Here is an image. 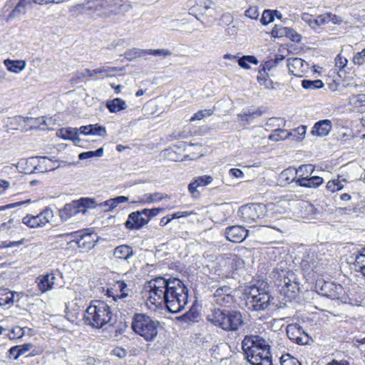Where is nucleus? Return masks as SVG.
Instances as JSON below:
<instances>
[{"label": "nucleus", "instance_id": "1", "mask_svg": "<svg viewBox=\"0 0 365 365\" xmlns=\"http://www.w3.org/2000/svg\"><path fill=\"white\" fill-rule=\"evenodd\" d=\"M148 302L156 307L165 305L171 313L181 312L188 301V289L178 278L156 277L148 282Z\"/></svg>", "mask_w": 365, "mask_h": 365}, {"label": "nucleus", "instance_id": "2", "mask_svg": "<svg viewBox=\"0 0 365 365\" xmlns=\"http://www.w3.org/2000/svg\"><path fill=\"white\" fill-rule=\"evenodd\" d=\"M206 318L212 325L226 331H237L245 324L242 314L235 309L214 308Z\"/></svg>", "mask_w": 365, "mask_h": 365}, {"label": "nucleus", "instance_id": "3", "mask_svg": "<svg viewBox=\"0 0 365 365\" xmlns=\"http://www.w3.org/2000/svg\"><path fill=\"white\" fill-rule=\"evenodd\" d=\"M112 317L110 307L103 301L96 300L87 307L83 320L87 325L98 329L109 323Z\"/></svg>", "mask_w": 365, "mask_h": 365}, {"label": "nucleus", "instance_id": "4", "mask_svg": "<svg viewBox=\"0 0 365 365\" xmlns=\"http://www.w3.org/2000/svg\"><path fill=\"white\" fill-rule=\"evenodd\" d=\"M131 327L135 334L146 341H153L158 335L160 322L146 314H135L133 317Z\"/></svg>", "mask_w": 365, "mask_h": 365}, {"label": "nucleus", "instance_id": "5", "mask_svg": "<svg viewBox=\"0 0 365 365\" xmlns=\"http://www.w3.org/2000/svg\"><path fill=\"white\" fill-rule=\"evenodd\" d=\"M272 299L273 298L267 292L253 286L250 287V290L247 294L246 306L251 311H263L268 308Z\"/></svg>", "mask_w": 365, "mask_h": 365}, {"label": "nucleus", "instance_id": "6", "mask_svg": "<svg viewBox=\"0 0 365 365\" xmlns=\"http://www.w3.org/2000/svg\"><path fill=\"white\" fill-rule=\"evenodd\" d=\"M238 215L245 222L252 224L264 217L265 206L257 203L245 205L239 209Z\"/></svg>", "mask_w": 365, "mask_h": 365}, {"label": "nucleus", "instance_id": "7", "mask_svg": "<svg viewBox=\"0 0 365 365\" xmlns=\"http://www.w3.org/2000/svg\"><path fill=\"white\" fill-rule=\"evenodd\" d=\"M235 302L233 289L229 286L217 288L212 297V303L220 307H230Z\"/></svg>", "mask_w": 365, "mask_h": 365}, {"label": "nucleus", "instance_id": "8", "mask_svg": "<svg viewBox=\"0 0 365 365\" xmlns=\"http://www.w3.org/2000/svg\"><path fill=\"white\" fill-rule=\"evenodd\" d=\"M53 217V213L51 208L46 207L36 215H27L22 222L31 228H37L45 226Z\"/></svg>", "mask_w": 365, "mask_h": 365}, {"label": "nucleus", "instance_id": "9", "mask_svg": "<svg viewBox=\"0 0 365 365\" xmlns=\"http://www.w3.org/2000/svg\"><path fill=\"white\" fill-rule=\"evenodd\" d=\"M242 347L245 353L252 349L253 351H270L268 341L258 335L246 336L242 341Z\"/></svg>", "mask_w": 365, "mask_h": 365}, {"label": "nucleus", "instance_id": "10", "mask_svg": "<svg viewBox=\"0 0 365 365\" xmlns=\"http://www.w3.org/2000/svg\"><path fill=\"white\" fill-rule=\"evenodd\" d=\"M247 361L252 365H272V359L270 351H247L245 353Z\"/></svg>", "mask_w": 365, "mask_h": 365}, {"label": "nucleus", "instance_id": "11", "mask_svg": "<svg viewBox=\"0 0 365 365\" xmlns=\"http://www.w3.org/2000/svg\"><path fill=\"white\" fill-rule=\"evenodd\" d=\"M121 69L117 67H110L103 66L93 70L88 68L85 69L83 71L78 73V78L93 77L95 75L99 74L102 78H110L115 76V73L120 71Z\"/></svg>", "mask_w": 365, "mask_h": 365}, {"label": "nucleus", "instance_id": "12", "mask_svg": "<svg viewBox=\"0 0 365 365\" xmlns=\"http://www.w3.org/2000/svg\"><path fill=\"white\" fill-rule=\"evenodd\" d=\"M344 289L341 284L331 282H323L320 286L319 293L322 296L331 299H339Z\"/></svg>", "mask_w": 365, "mask_h": 365}, {"label": "nucleus", "instance_id": "13", "mask_svg": "<svg viewBox=\"0 0 365 365\" xmlns=\"http://www.w3.org/2000/svg\"><path fill=\"white\" fill-rule=\"evenodd\" d=\"M29 163L33 165L34 173H46L55 169L53 162L46 156H36L29 158Z\"/></svg>", "mask_w": 365, "mask_h": 365}, {"label": "nucleus", "instance_id": "14", "mask_svg": "<svg viewBox=\"0 0 365 365\" xmlns=\"http://www.w3.org/2000/svg\"><path fill=\"white\" fill-rule=\"evenodd\" d=\"M248 235V230L242 226H230L225 230V237L227 240L239 243L246 239Z\"/></svg>", "mask_w": 365, "mask_h": 365}, {"label": "nucleus", "instance_id": "15", "mask_svg": "<svg viewBox=\"0 0 365 365\" xmlns=\"http://www.w3.org/2000/svg\"><path fill=\"white\" fill-rule=\"evenodd\" d=\"M148 223V218L141 213V210L131 212L125 222V226L128 230H140Z\"/></svg>", "mask_w": 365, "mask_h": 365}, {"label": "nucleus", "instance_id": "16", "mask_svg": "<svg viewBox=\"0 0 365 365\" xmlns=\"http://www.w3.org/2000/svg\"><path fill=\"white\" fill-rule=\"evenodd\" d=\"M289 72L293 76L302 77L309 69V65L300 58H290L287 60Z\"/></svg>", "mask_w": 365, "mask_h": 365}, {"label": "nucleus", "instance_id": "17", "mask_svg": "<svg viewBox=\"0 0 365 365\" xmlns=\"http://www.w3.org/2000/svg\"><path fill=\"white\" fill-rule=\"evenodd\" d=\"M287 336L298 344H304L307 342V334L297 324H291L287 327Z\"/></svg>", "mask_w": 365, "mask_h": 365}, {"label": "nucleus", "instance_id": "18", "mask_svg": "<svg viewBox=\"0 0 365 365\" xmlns=\"http://www.w3.org/2000/svg\"><path fill=\"white\" fill-rule=\"evenodd\" d=\"M213 178L211 175H202L195 178L188 185V190L194 198L200 195L198 187L206 186L212 182Z\"/></svg>", "mask_w": 365, "mask_h": 365}, {"label": "nucleus", "instance_id": "19", "mask_svg": "<svg viewBox=\"0 0 365 365\" xmlns=\"http://www.w3.org/2000/svg\"><path fill=\"white\" fill-rule=\"evenodd\" d=\"M56 276L53 272L46 273L36 279L38 289L42 292H48L54 287Z\"/></svg>", "mask_w": 365, "mask_h": 365}, {"label": "nucleus", "instance_id": "20", "mask_svg": "<svg viewBox=\"0 0 365 365\" xmlns=\"http://www.w3.org/2000/svg\"><path fill=\"white\" fill-rule=\"evenodd\" d=\"M332 128V123L331 120L328 119L322 120L317 122L312 131L311 133L313 135H317L319 137H325L329 135Z\"/></svg>", "mask_w": 365, "mask_h": 365}, {"label": "nucleus", "instance_id": "21", "mask_svg": "<svg viewBox=\"0 0 365 365\" xmlns=\"http://www.w3.org/2000/svg\"><path fill=\"white\" fill-rule=\"evenodd\" d=\"M77 200L73 201L71 203H67L64 205L63 208L59 210V215L62 220L66 221L71 217L81 213V209Z\"/></svg>", "mask_w": 365, "mask_h": 365}, {"label": "nucleus", "instance_id": "22", "mask_svg": "<svg viewBox=\"0 0 365 365\" xmlns=\"http://www.w3.org/2000/svg\"><path fill=\"white\" fill-rule=\"evenodd\" d=\"M295 277L290 278L286 282L283 281L282 286L279 287L281 293L288 298H294L299 290L298 284L294 281Z\"/></svg>", "mask_w": 365, "mask_h": 365}, {"label": "nucleus", "instance_id": "23", "mask_svg": "<svg viewBox=\"0 0 365 365\" xmlns=\"http://www.w3.org/2000/svg\"><path fill=\"white\" fill-rule=\"evenodd\" d=\"M274 283L279 288L282 286L283 281L284 282L290 278H294V274L288 270L279 269L277 268L272 273Z\"/></svg>", "mask_w": 365, "mask_h": 365}, {"label": "nucleus", "instance_id": "24", "mask_svg": "<svg viewBox=\"0 0 365 365\" xmlns=\"http://www.w3.org/2000/svg\"><path fill=\"white\" fill-rule=\"evenodd\" d=\"M133 255V248L126 245L118 246L113 250V256L119 259L128 260Z\"/></svg>", "mask_w": 365, "mask_h": 365}, {"label": "nucleus", "instance_id": "25", "mask_svg": "<svg viewBox=\"0 0 365 365\" xmlns=\"http://www.w3.org/2000/svg\"><path fill=\"white\" fill-rule=\"evenodd\" d=\"M323 179L319 176H313L312 178H301L296 180V183L302 187H317L323 183Z\"/></svg>", "mask_w": 365, "mask_h": 365}, {"label": "nucleus", "instance_id": "26", "mask_svg": "<svg viewBox=\"0 0 365 365\" xmlns=\"http://www.w3.org/2000/svg\"><path fill=\"white\" fill-rule=\"evenodd\" d=\"M7 70L10 72L19 73L26 68V63L23 60L6 59L4 62Z\"/></svg>", "mask_w": 365, "mask_h": 365}, {"label": "nucleus", "instance_id": "27", "mask_svg": "<svg viewBox=\"0 0 365 365\" xmlns=\"http://www.w3.org/2000/svg\"><path fill=\"white\" fill-rule=\"evenodd\" d=\"M115 295H112L113 299L116 301L117 299H123L128 295L129 289L124 281H118L113 285Z\"/></svg>", "mask_w": 365, "mask_h": 365}, {"label": "nucleus", "instance_id": "28", "mask_svg": "<svg viewBox=\"0 0 365 365\" xmlns=\"http://www.w3.org/2000/svg\"><path fill=\"white\" fill-rule=\"evenodd\" d=\"M59 136L64 139L71 140L75 143H78L81 140L78 135V130L76 128H61L59 130Z\"/></svg>", "mask_w": 365, "mask_h": 365}, {"label": "nucleus", "instance_id": "29", "mask_svg": "<svg viewBox=\"0 0 365 365\" xmlns=\"http://www.w3.org/2000/svg\"><path fill=\"white\" fill-rule=\"evenodd\" d=\"M31 4V0H20L15 8L9 16V19L19 18L21 15L24 14L26 6Z\"/></svg>", "mask_w": 365, "mask_h": 365}, {"label": "nucleus", "instance_id": "30", "mask_svg": "<svg viewBox=\"0 0 365 365\" xmlns=\"http://www.w3.org/2000/svg\"><path fill=\"white\" fill-rule=\"evenodd\" d=\"M106 107L111 113H117L120 110H125L127 108L126 103L121 98H116L112 101H109L106 103Z\"/></svg>", "mask_w": 365, "mask_h": 365}, {"label": "nucleus", "instance_id": "31", "mask_svg": "<svg viewBox=\"0 0 365 365\" xmlns=\"http://www.w3.org/2000/svg\"><path fill=\"white\" fill-rule=\"evenodd\" d=\"M91 233L78 234L76 236L77 244L79 247L91 248L93 247V240Z\"/></svg>", "mask_w": 365, "mask_h": 365}, {"label": "nucleus", "instance_id": "32", "mask_svg": "<svg viewBox=\"0 0 365 365\" xmlns=\"http://www.w3.org/2000/svg\"><path fill=\"white\" fill-rule=\"evenodd\" d=\"M14 292L7 289H0V305L11 306L14 304Z\"/></svg>", "mask_w": 365, "mask_h": 365}, {"label": "nucleus", "instance_id": "33", "mask_svg": "<svg viewBox=\"0 0 365 365\" xmlns=\"http://www.w3.org/2000/svg\"><path fill=\"white\" fill-rule=\"evenodd\" d=\"M292 133H289L284 129H275L269 136V139L272 141H279L291 138Z\"/></svg>", "mask_w": 365, "mask_h": 365}, {"label": "nucleus", "instance_id": "34", "mask_svg": "<svg viewBox=\"0 0 365 365\" xmlns=\"http://www.w3.org/2000/svg\"><path fill=\"white\" fill-rule=\"evenodd\" d=\"M78 203L80 205V209L81 213L86 214L87 212V208H95L97 207V203L95 201L94 198H81L79 200H77Z\"/></svg>", "mask_w": 365, "mask_h": 365}, {"label": "nucleus", "instance_id": "35", "mask_svg": "<svg viewBox=\"0 0 365 365\" xmlns=\"http://www.w3.org/2000/svg\"><path fill=\"white\" fill-rule=\"evenodd\" d=\"M237 62L240 67L245 69H250V66L249 63L257 65L258 63V60L254 56H243L242 58L238 59Z\"/></svg>", "mask_w": 365, "mask_h": 365}, {"label": "nucleus", "instance_id": "36", "mask_svg": "<svg viewBox=\"0 0 365 365\" xmlns=\"http://www.w3.org/2000/svg\"><path fill=\"white\" fill-rule=\"evenodd\" d=\"M302 86L304 89L315 90L324 86V83L321 80H303Z\"/></svg>", "mask_w": 365, "mask_h": 365}, {"label": "nucleus", "instance_id": "37", "mask_svg": "<svg viewBox=\"0 0 365 365\" xmlns=\"http://www.w3.org/2000/svg\"><path fill=\"white\" fill-rule=\"evenodd\" d=\"M349 103L351 106L355 108L365 106V94L361 93L357 95H352L349 98Z\"/></svg>", "mask_w": 365, "mask_h": 365}, {"label": "nucleus", "instance_id": "38", "mask_svg": "<svg viewBox=\"0 0 365 365\" xmlns=\"http://www.w3.org/2000/svg\"><path fill=\"white\" fill-rule=\"evenodd\" d=\"M144 55H145V49H140L136 48L129 49L124 53L125 58L130 61L134 60L136 58L141 57Z\"/></svg>", "mask_w": 365, "mask_h": 365}, {"label": "nucleus", "instance_id": "39", "mask_svg": "<svg viewBox=\"0 0 365 365\" xmlns=\"http://www.w3.org/2000/svg\"><path fill=\"white\" fill-rule=\"evenodd\" d=\"M354 266L357 272L365 277V254H358L355 257Z\"/></svg>", "mask_w": 365, "mask_h": 365}, {"label": "nucleus", "instance_id": "40", "mask_svg": "<svg viewBox=\"0 0 365 365\" xmlns=\"http://www.w3.org/2000/svg\"><path fill=\"white\" fill-rule=\"evenodd\" d=\"M213 5V2L210 0H195V6L190 10H192L195 7L202 12L205 13L207 10L211 9Z\"/></svg>", "mask_w": 365, "mask_h": 365}, {"label": "nucleus", "instance_id": "41", "mask_svg": "<svg viewBox=\"0 0 365 365\" xmlns=\"http://www.w3.org/2000/svg\"><path fill=\"white\" fill-rule=\"evenodd\" d=\"M166 197H167V195L160 196V193H158V192H155L153 194H145L143 196V198L141 200L138 201V202L140 204L150 203V202H153L160 201L163 199L166 198Z\"/></svg>", "mask_w": 365, "mask_h": 365}, {"label": "nucleus", "instance_id": "42", "mask_svg": "<svg viewBox=\"0 0 365 365\" xmlns=\"http://www.w3.org/2000/svg\"><path fill=\"white\" fill-rule=\"evenodd\" d=\"M103 153V148H100L95 151L83 152L78 155V158L79 160H86L93 157H101Z\"/></svg>", "mask_w": 365, "mask_h": 365}, {"label": "nucleus", "instance_id": "43", "mask_svg": "<svg viewBox=\"0 0 365 365\" xmlns=\"http://www.w3.org/2000/svg\"><path fill=\"white\" fill-rule=\"evenodd\" d=\"M257 81L261 86H264L266 88L272 89L273 88V82L267 74L262 72V71H259V75L257 76Z\"/></svg>", "mask_w": 365, "mask_h": 365}, {"label": "nucleus", "instance_id": "44", "mask_svg": "<svg viewBox=\"0 0 365 365\" xmlns=\"http://www.w3.org/2000/svg\"><path fill=\"white\" fill-rule=\"evenodd\" d=\"M289 29L281 25H275L272 30V35L275 38L287 37Z\"/></svg>", "mask_w": 365, "mask_h": 365}, {"label": "nucleus", "instance_id": "45", "mask_svg": "<svg viewBox=\"0 0 365 365\" xmlns=\"http://www.w3.org/2000/svg\"><path fill=\"white\" fill-rule=\"evenodd\" d=\"M307 127L305 125H300L297 128L291 131L292 133L291 138L297 141L302 140L305 135Z\"/></svg>", "mask_w": 365, "mask_h": 365}, {"label": "nucleus", "instance_id": "46", "mask_svg": "<svg viewBox=\"0 0 365 365\" xmlns=\"http://www.w3.org/2000/svg\"><path fill=\"white\" fill-rule=\"evenodd\" d=\"M91 127L92 128H91L90 135L104 137L107 134L104 126L98 124H91Z\"/></svg>", "mask_w": 365, "mask_h": 365}, {"label": "nucleus", "instance_id": "47", "mask_svg": "<svg viewBox=\"0 0 365 365\" xmlns=\"http://www.w3.org/2000/svg\"><path fill=\"white\" fill-rule=\"evenodd\" d=\"M145 55H152L155 56H168L171 55V52L168 49H145Z\"/></svg>", "mask_w": 365, "mask_h": 365}, {"label": "nucleus", "instance_id": "48", "mask_svg": "<svg viewBox=\"0 0 365 365\" xmlns=\"http://www.w3.org/2000/svg\"><path fill=\"white\" fill-rule=\"evenodd\" d=\"M261 115L262 112L260 110H256L254 112L244 111L241 113H239L237 115L241 118L242 120H245L249 123L250 118H254L255 117L259 116Z\"/></svg>", "mask_w": 365, "mask_h": 365}, {"label": "nucleus", "instance_id": "49", "mask_svg": "<svg viewBox=\"0 0 365 365\" xmlns=\"http://www.w3.org/2000/svg\"><path fill=\"white\" fill-rule=\"evenodd\" d=\"M25 334V329L19 326L12 328L9 334V337L11 339H20Z\"/></svg>", "mask_w": 365, "mask_h": 365}, {"label": "nucleus", "instance_id": "50", "mask_svg": "<svg viewBox=\"0 0 365 365\" xmlns=\"http://www.w3.org/2000/svg\"><path fill=\"white\" fill-rule=\"evenodd\" d=\"M281 365H302L297 359L289 354L284 355L280 359Z\"/></svg>", "mask_w": 365, "mask_h": 365}, {"label": "nucleus", "instance_id": "51", "mask_svg": "<svg viewBox=\"0 0 365 365\" xmlns=\"http://www.w3.org/2000/svg\"><path fill=\"white\" fill-rule=\"evenodd\" d=\"M163 210V208L143 209L141 210V213H144V216L148 218V222H149L152 217L158 215Z\"/></svg>", "mask_w": 365, "mask_h": 365}, {"label": "nucleus", "instance_id": "52", "mask_svg": "<svg viewBox=\"0 0 365 365\" xmlns=\"http://www.w3.org/2000/svg\"><path fill=\"white\" fill-rule=\"evenodd\" d=\"M18 119H23L24 121H25V122L26 121L30 122L31 123V128H33V127L36 128L37 127V125H36V123L42 124V123H45V121L43 119V118H29V117L23 118V117H21V116H18V117L14 118L13 120L17 121Z\"/></svg>", "mask_w": 365, "mask_h": 365}, {"label": "nucleus", "instance_id": "53", "mask_svg": "<svg viewBox=\"0 0 365 365\" xmlns=\"http://www.w3.org/2000/svg\"><path fill=\"white\" fill-rule=\"evenodd\" d=\"M274 21V12L271 10H264L262 13L261 22L263 25H267Z\"/></svg>", "mask_w": 365, "mask_h": 365}, {"label": "nucleus", "instance_id": "54", "mask_svg": "<svg viewBox=\"0 0 365 365\" xmlns=\"http://www.w3.org/2000/svg\"><path fill=\"white\" fill-rule=\"evenodd\" d=\"M352 61L356 65H362L365 62V48L357 52L353 57Z\"/></svg>", "mask_w": 365, "mask_h": 365}, {"label": "nucleus", "instance_id": "55", "mask_svg": "<svg viewBox=\"0 0 365 365\" xmlns=\"http://www.w3.org/2000/svg\"><path fill=\"white\" fill-rule=\"evenodd\" d=\"M198 317V314L196 312L189 311L182 315L180 319L185 322L190 323L195 322Z\"/></svg>", "mask_w": 365, "mask_h": 365}, {"label": "nucleus", "instance_id": "56", "mask_svg": "<svg viewBox=\"0 0 365 365\" xmlns=\"http://www.w3.org/2000/svg\"><path fill=\"white\" fill-rule=\"evenodd\" d=\"M347 63L348 60L341 54H338L335 58V66L339 68V70L344 69Z\"/></svg>", "mask_w": 365, "mask_h": 365}, {"label": "nucleus", "instance_id": "57", "mask_svg": "<svg viewBox=\"0 0 365 365\" xmlns=\"http://www.w3.org/2000/svg\"><path fill=\"white\" fill-rule=\"evenodd\" d=\"M112 202L113 199L111 198L97 204V207L102 208L103 211H110L115 208L114 205H113Z\"/></svg>", "mask_w": 365, "mask_h": 365}, {"label": "nucleus", "instance_id": "58", "mask_svg": "<svg viewBox=\"0 0 365 365\" xmlns=\"http://www.w3.org/2000/svg\"><path fill=\"white\" fill-rule=\"evenodd\" d=\"M287 37L289 38L292 41L297 43L299 42L302 38L300 34H299L297 32H296L294 30L290 28L288 30Z\"/></svg>", "mask_w": 365, "mask_h": 365}, {"label": "nucleus", "instance_id": "59", "mask_svg": "<svg viewBox=\"0 0 365 365\" xmlns=\"http://www.w3.org/2000/svg\"><path fill=\"white\" fill-rule=\"evenodd\" d=\"M245 14L247 17L252 19H257L259 16V12L256 7L249 8L245 11Z\"/></svg>", "mask_w": 365, "mask_h": 365}, {"label": "nucleus", "instance_id": "60", "mask_svg": "<svg viewBox=\"0 0 365 365\" xmlns=\"http://www.w3.org/2000/svg\"><path fill=\"white\" fill-rule=\"evenodd\" d=\"M192 214V212H187V211L177 212L173 213L170 216H169V218L170 219V221H171L173 219H178L180 217H187Z\"/></svg>", "mask_w": 365, "mask_h": 365}, {"label": "nucleus", "instance_id": "61", "mask_svg": "<svg viewBox=\"0 0 365 365\" xmlns=\"http://www.w3.org/2000/svg\"><path fill=\"white\" fill-rule=\"evenodd\" d=\"M16 346L18 347V350L19 351L21 356H22L27 353L33 347V344L29 343Z\"/></svg>", "mask_w": 365, "mask_h": 365}, {"label": "nucleus", "instance_id": "62", "mask_svg": "<svg viewBox=\"0 0 365 365\" xmlns=\"http://www.w3.org/2000/svg\"><path fill=\"white\" fill-rule=\"evenodd\" d=\"M9 358H12L14 360H16L21 356L18 347L16 346H12L9 349Z\"/></svg>", "mask_w": 365, "mask_h": 365}, {"label": "nucleus", "instance_id": "63", "mask_svg": "<svg viewBox=\"0 0 365 365\" xmlns=\"http://www.w3.org/2000/svg\"><path fill=\"white\" fill-rule=\"evenodd\" d=\"M113 199V205H114V207H116L120 203H123L128 201V197L125 196H118Z\"/></svg>", "mask_w": 365, "mask_h": 365}, {"label": "nucleus", "instance_id": "64", "mask_svg": "<svg viewBox=\"0 0 365 365\" xmlns=\"http://www.w3.org/2000/svg\"><path fill=\"white\" fill-rule=\"evenodd\" d=\"M229 173L236 178H241L243 176L242 171L238 168H231Z\"/></svg>", "mask_w": 365, "mask_h": 365}]
</instances>
